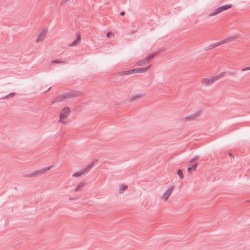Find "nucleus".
Masks as SVG:
<instances>
[{
	"instance_id": "aec40b11",
	"label": "nucleus",
	"mask_w": 250,
	"mask_h": 250,
	"mask_svg": "<svg viewBox=\"0 0 250 250\" xmlns=\"http://www.w3.org/2000/svg\"><path fill=\"white\" fill-rule=\"evenodd\" d=\"M248 70H250V67H245V68H243L242 69L243 71H248Z\"/></svg>"
},
{
	"instance_id": "1a4fd4ad",
	"label": "nucleus",
	"mask_w": 250,
	"mask_h": 250,
	"mask_svg": "<svg viewBox=\"0 0 250 250\" xmlns=\"http://www.w3.org/2000/svg\"><path fill=\"white\" fill-rule=\"evenodd\" d=\"M173 190V187L168 188L162 195L161 197L162 200L165 201H167L168 199L171 194H172Z\"/></svg>"
},
{
	"instance_id": "f8f14e48",
	"label": "nucleus",
	"mask_w": 250,
	"mask_h": 250,
	"mask_svg": "<svg viewBox=\"0 0 250 250\" xmlns=\"http://www.w3.org/2000/svg\"><path fill=\"white\" fill-rule=\"evenodd\" d=\"M87 171V169H82V170H79V171H77V172H76L75 173H74L72 175V176L73 177H78L79 176H81V175H82L84 173H85Z\"/></svg>"
},
{
	"instance_id": "6ab92c4d",
	"label": "nucleus",
	"mask_w": 250,
	"mask_h": 250,
	"mask_svg": "<svg viewBox=\"0 0 250 250\" xmlns=\"http://www.w3.org/2000/svg\"><path fill=\"white\" fill-rule=\"evenodd\" d=\"M15 95V93H11L10 94H9V95H7L5 98H10V97H13Z\"/></svg>"
},
{
	"instance_id": "9b49d317",
	"label": "nucleus",
	"mask_w": 250,
	"mask_h": 250,
	"mask_svg": "<svg viewBox=\"0 0 250 250\" xmlns=\"http://www.w3.org/2000/svg\"><path fill=\"white\" fill-rule=\"evenodd\" d=\"M51 167H46L44 168H42L39 171H36L33 174V175L37 176V175H41V174L45 173L47 171L51 169Z\"/></svg>"
},
{
	"instance_id": "9d476101",
	"label": "nucleus",
	"mask_w": 250,
	"mask_h": 250,
	"mask_svg": "<svg viewBox=\"0 0 250 250\" xmlns=\"http://www.w3.org/2000/svg\"><path fill=\"white\" fill-rule=\"evenodd\" d=\"M237 36H231V37H229V38H228L227 39L224 40H223L221 42H218L216 43V46L217 45H220L221 44H224V43H227V42H232L233 41H234L235 40H236L237 38Z\"/></svg>"
},
{
	"instance_id": "39448f33",
	"label": "nucleus",
	"mask_w": 250,
	"mask_h": 250,
	"mask_svg": "<svg viewBox=\"0 0 250 250\" xmlns=\"http://www.w3.org/2000/svg\"><path fill=\"white\" fill-rule=\"evenodd\" d=\"M75 97L73 92H67L60 95L57 97V99L59 102H63Z\"/></svg>"
},
{
	"instance_id": "dca6fc26",
	"label": "nucleus",
	"mask_w": 250,
	"mask_h": 250,
	"mask_svg": "<svg viewBox=\"0 0 250 250\" xmlns=\"http://www.w3.org/2000/svg\"><path fill=\"white\" fill-rule=\"evenodd\" d=\"M197 167V165L196 164H194V165H192L191 167H188V172H190L191 170H195Z\"/></svg>"
},
{
	"instance_id": "a211bd4d",
	"label": "nucleus",
	"mask_w": 250,
	"mask_h": 250,
	"mask_svg": "<svg viewBox=\"0 0 250 250\" xmlns=\"http://www.w3.org/2000/svg\"><path fill=\"white\" fill-rule=\"evenodd\" d=\"M113 35V33L111 32H109L106 33V37L108 38L112 37Z\"/></svg>"
},
{
	"instance_id": "423d86ee",
	"label": "nucleus",
	"mask_w": 250,
	"mask_h": 250,
	"mask_svg": "<svg viewBox=\"0 0 250 250\" xmlns=\"http://www.w3.org/2000/svg\"><path fill=\"white\" fill-rule=\"evenodd\" d=\"M231 7V4H227V5H225L220 6V7L217 8V9H216L213 12L210 13L209 14V17L213 16L214 15H216L221 13V12H222L223 11L227 10Z\"/></svg>"
},
{
	"instance_id": "f257e3e1",
	"label": "nucleus",
	"mask_w": 250,
	"mask_h": 250,
	"mask_svg": "<svg viewBox=\"0 0 250 250\" xmlns=\"http://www.w3.org/2000/svg\"><path fill=\"white\" fill-rule=\"evenodd\" d=\"M71 112L70 109L68 106H65L61 110L59 115V123L62 125H66L67 120Z\"/></svg>"
},
{
	"instance_id": "f03ea898",
	"label": "nucleus",
	"mask_w": 250,
	"mask_h": 250,
	"mask_svg": "<svg viewBox=\"0 0 250 250\" xmlns=\"http://www.w3.org/2000/svg\"><path fill=\"white\" fill-rule=\"evenodd\" d=\"M222 76V74H219L211 77L204 78L201 81V84L204 86L211 85L220 79Z\"/></svg>"
},
{
	"instance_id": "5701e85b",
	"label": "nucleus",
	"mask_w": 250,
	"mask_h": 250,
	"mask_svg": "<svg viewBox=\"0 0 250 250\" xmlns=\"http://www.w3.org/2000/svg\"><path fill=\"white\" fill-rule=\"evenodd\" d=\"M66 0H62V1L65 2V1H66Z\"/></svg>"
},
{
	"instance_id": "7ed1b4c3",
	"label": "nucleus",
	"mask_w": 250,
	"mask_h": 250,
	"mask_svg": "<svg viewBox=\"0 0 250 250\" xmlns=\"http://www.w3.org/2000/svg\"><path fill=\"white\" fill-rule=\"evenodd\" d=\"M150 65L144 68H135L132 69L125 71L123 72L124 75H131L135 73H144L146 72Z\"/></svg>"
},
{
	"instance_id": "4be33fe9",
	"label": "nucleus",
	"mask_w": 250,
	"mask_h": 250,
	"mask_svg": "<svg viewBox=\"0 0 250 250\" xmlns=\"http://www.w3.org/2000/svg\"><path fill=\"white\" fill-rule=\"evenodd\" d=\"M125 14V12L124 11H122L120 13V15L122 16H124Z\"/></svg>"
},
{
	"instance_id": "2eb2a0df",
	"label": "nucleus",
	"mask_w": 250,
	"mask_h": 250,
	"mask_svg": "<svg viewBox=\"0 0 250 250\" xmlns=\"http://www.w3.org/2000/svg\"><path fill=\"white\" fill-rule=\"evenodd\" d=\"M127 186L122 185L119 189V193L122 194L124 191H125L127 189Z\"/></svg>"
},
{
	"instance_id": "0eeeda50",
	"label": "nucleus",
	"mask_w": 250,
	"mask_h": 250,
	"mask_svg": "<svg viewBox=\"0 0 250 250\" xmlns=\"http://www.w3.org/2000/svg\"><path fill=\"white\" fill-rule=\"evenodd\" d=\"M146 96L145 93H135L131 95L128 98L129 102L132 103L141 99Z\"/></svg>"
},
{
	"instance_id": "412c9836",
	"label": "nucleus",
	"mask_w": 250,
	"mask_h": 250,
	"mask_svg": "<svg viewBox=\"0 0 250 250\" xmlns=\"http://www.w3.org/2000/svg\"><path fill=\"white\" fill-rule=\"evenodd\" d=\"M197 159H198V157H195V158H192V159L190 161V163L193 162H194V161H196Z\"/></svg>"
},
{
	"instance_id": "20e7f679",
	"label": "nucleus",
	"mask_w": 250,
	"mask_h": 250,
	"mask_svg": "<svg viewBox=\"0 0 250 250\" xmlns=\"http://www.w3.org/2000/svg\"><path fill=\"white\" fill-rule=\"evenodd\" d=\"M48 30L46 28L42 29L36 36L35 38V43H39L44 41L45 37L47 34Z\"/></svg>"
},
{
	"instance_id": "6e6552de",
	"label": "nucleus",
	"mask_w": 250,
	"mask_h": 250,
	"mask_svg": "<svg viewBox=\"0 0 250 250\" xmlns=\"http://www.w3.org/2000/svg\"><path fill=\"white\" fill-rule=\"evenodd\" d=\"M154 55L151 54L147 56L145 58L138 61L136 64L138 66H142L147 63L151 59L153 58Z\"/></svg>"
},
{
	"instance_id": "4468645a",
	"label": "nucleus",
	"mask_w": 250,
	"mask_h": 250,
	"mask_svg": "<svg viewBox=\"0 0 250 250\" xmlns=\"http://www.w3.org/2000/svg\"><path fill=\"white\" fill-rule=\"evenodd\" d=\"M84 186V184L83 183H80L74 189V192L81 191Z\"/></svg>"
},
{
	"instance_id": "ddd939ff",
	"label": "nucleus",
	"mask_w": 250,
	"mask_h": 250,
	"mask_svg": "<svg viewBox=\"0 0 250 250\" xmlns=\"http://www.w3.org/2000/svg\"><path fill=\"white\" fill-rule=\"evenodd\" d=\"M80 41H81V37L80 36H78L76 40L74 41L73 42H72L70 44V46H74L77 45L78 44V42H80Z\"/></svg>"
},
{
	"instance_id": "f3484780",
	"label": "nucleus",
	"mask_w": 250,
	"mask_h": 250,
	"mask_svg": "<svg viewBox=\"0 0 250 250\" xmlns=\"http://www.w3.org/2000/svg\"><path fill=\"white\" fill-rule=\"evenodd\" d=\"M177 173L179 175L180 178L182 179L183 178V175L181 170L179 169L177 171Z\"/></svg>"
}]
</instances>
